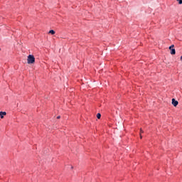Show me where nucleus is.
<instances>
[{
    "label": "nucleus",
    "mask_w": 182,
    "mask_h": 182,
    "mask_svg": "<svg viewBox=\"0 0 182 182\" xmlns=\"http://www.w3.org/2000/svg\"><path fill=\"white\" fill-rule=\"evenodd\" d=\"M27 63L31 65L32 63H35V56L33 55H29L27 58Z\"/></svg>",
    "instance_id": "nucleus-1"
},
{
    "label": "nucleus",
    "mask_w": 182,
    "mask_h": 182,
    "mask_svg": "<svg viewBox=\"0 0 182 182\" xmlns=\"http://www.w3.org/2000/svg\"><path fill=\"white\" fill-rule=\"evenodd\" d=\"M174 48V45L169 46V50H171V55H176V49Z\"/></svg>",
    "instance_id": "nucleus-2"
},
{
    "label": "nucleus",
    "mask_w": 182,
    "mask_h": 182,
    "mask_svg": "<svg viewBox=\"0 0 182 182\" xmlns=\"http://www.w3.org/2000/svg\"><path fill=\"white\" fill-rule=\"evenodd\" d=\"M172 105L174 106V107H176V106L178 105V101L176 100V99H172Z\"/></svg>",
    "instance_id": "nucleus-3"
},
{
    "label": "nucleus",
    "mask_w": 182,
    "mask_h": 182,
    "mask_svg": "<svg viewBox=\"0 0 182 182\" xmlns=\"http://www.w3.org/2000/svg\"><path fill=\"white\" fill-rule=\"evenodd\" d=\"M4 116H6V112H0L1 119H4Z\"/></svg>",
    "instance_id": "nucleus-4"
},
{
    "label": "nucleus",
    "mask_w": 182,
    "mask_h": 182,
    "mask_svg": "<svg viewBox=\"0 0 182 182\" xmlns=\"http://www.w3.org/2000/svg\"><path fill=\"white\" fill-rule=\"evenodd\" d=\"M48 33H50L51 35H55V33H56V32H55L54 30H50Z\"/></svg>",
    "instance_id": "nucleus-5"
},
{
    "label": "nucleus",
    "mask_w": 182,
    "mask_h": 182,
    "mask_svg": "<svg viewBox=\"0 0 182 182\" xmlns=\"http://www.w3.org/2000/svg\"><path fill=\"white\" fill-rule=\"evenodd\" d=\"M97 119H100L102 117V114L100 113L97 114Z\"/></svg>",
    "instance_id": "nucleus-6"
},
{
    "label": "nucleus",
    "mask_w": 182,
    "mask_h": 182,
    "mask_svg": "<svg viewBox=\"0 0 182 182\" xmlns=\"http://www.w3.org/2000/svg\"><path fill=\"white\" fill-rule=\"evenodd\" d=\"M176 1L178 2L179 5H181V4H182V0H176Z\"/></svg>",
    "instance_id": "nucleus-7"
},
{
    "label": "nucleus",
    "mask_w": 182,
    "mask_h": 182,
    "mask_svg": "<svg viewBox=\"0 0 182 182\" xmlns=\"http://www.w3.org/2000/svg\"><path fill=\"white\" fill-rule=\"evenodd\" d=\"M141 133H144V131H143V129H140V134H141Z\"/></svg>",
    "instance_id": "nucleus-8"
},
{
    "label": "nucleus",
    "mask_w": 182,
    "mask_h": 182,
    "mask_svg": "<svg viewBox=\"0 0 182 182\" xmlns=\"http://www.w3.org/2000/svg\"><path fill=\"white\" fill-rule=\"evenodd\" d=\"M140 139H143V136H141V134H140Z\"/></svg>",
    "instance_id": "nucleus-9"
},
{
    "label": "nucleus",
    "mask_w": 182,
    "mask_h": 182,
    "mask_svg": "<svg viewBox=\"0 0 182 182\" xmlns=\"http://www.w3.org/2000/svg\"><path fill=\"white\" fill-rule=\"evenodd\" d=\"M60 117V116H58V117H57V119H59Z\"/></svg>",
    "instance_id": "nucleus-10"
},
{
    "label": "nucleus",
    "mask_w": 182,
    "mask_h": 182,
    "mask_svg": "<svg viewBox=\"0 0 182 182\" xmlns=\"http://www.w3.org/2000/svg\"><path fill=\"white\" fill-rule=\"evenodd\" d=\"M181 60L182 61V55L181 56Z\"/></svg>",
    "instance_id": "nucleus-11"
}]
</instances>
